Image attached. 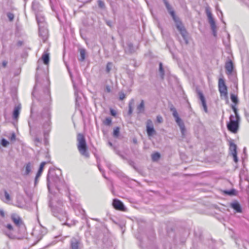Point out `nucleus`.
Returning <instances> with one entry per match:
<instances>
[{"label":"nucleus","mask_w":249,"mask_h":249,"mask_svg":"<svg viewBox=\"0 0 249 249\" xmlns=\"http://www.w3.org/2000/svg\"><path fill=\"white\" fill-rule=\"evenodd\" d=\"M41 63V61L39 60L37 62L38 67L36 68V84L34 87V90L32 92V95L35 96L36 92L40 89L41 88L42 89V95L39 97L40 100H44L47 102H49L51 100V94L50 90V81L48 77H46L45 80H43V83H41L39 81L38 78V73L40 69L39 64Z\"/></svg>","instance_id":"1"},{"label":"nucleus","mask_w":249,"mask_h":249,"mask_svg":"<svg viewBox=\"0 0 249 249\" xmlns=\"http://www.w3.org/2000/svg\"><path fill=\"white\" fill-rule=\"evenodd\" d=\"M47 188L49 192L52 188L55 187L59 190L60 187L64 185V181L61 177V170L50 169L47 175Z\"/></svg>","instance_id":"2"},{"label":"nucleus","mask_w":249,"mask_h":249,"mask_svg":"<svg viewBox=\"0 0 249 249\" xmlns=\"http://www.w3.org/2000/svg\"><path fill=\"white\" fill-rule=\"evenodd\" d=\"M49 206L51 208L53 214L60 220L66 217V213L63 209V202L61 200L52 199L50 201Z\"/></svg>","instance_id":"3"},{"label":"nucleus","mask_w":249,"mask_h":249,"mask_svg":"<svg viewBox=\"0 0 249 249\" xmlns=\"http://www.w3.org/2000/svg\"><path fill=\"white\" fill-rule=\"evenodd\" d=\"M41 122L43 123V127L44 128V135L46 139V136H48L51 130V113L48 108H45L42 111L41 114Z\"/></svg>","instance_id":"4"},{"label":"nucleus","mask_w":249,"mask_h":249,"mask_svg":"<svg viewBox=\"0 0 249 249\" xmlns=\"http://www.w3.org/2000/svg\"><path fill=\"white\" fill-rule=\"evenodd\" d=\"M77 148L80 153L85 157H89V153L84 136L82 134H78L77 136Z\"/></svg>","instance_id":"5"},{"label":"nucleus","mask_w":249,"mask_h":249,"mask_svg":"<svg viewBox=\"0 0 249 249\" xmlns=\"http://www.w3.org/2000/svg\"><path fill=\"white\" fill-rule=\"evenodd\" d=\"M240 121V116L234 117L231 115L230 121L227 124L228 129L233 133H236L239 129Z\"/></svg>","instance_id":"6"},{"label":"nucleus","mask_w":249,"mask_h":249,"mask_svg":"<svg viewBox=\"0 0 249 249\" xmlns=\"http://www.w3.org/2000/svg\"><path fill=\"white\" fill-rule=\"evenodd\" d=\"M174 22L176 23V26L177 28V29L179 32L180 34L182 36L183 38L185 40L186 44L188 43V40H187V32L186 30V29L184 28V26H183L182 23L180 21L179 18L178 17L177 18L173 19Z\"/></svg>","instance_id":"7"},{"label":"nucleus","mask_w":249,"mask_h":249,"mask_svg":"<svg viewBox=\"0 0 249 249\" xmlns=\"http://www.w3.org/2000/svg\"><path fill=\"white\" fill-rule=\"evenodd\" d=\"M170 110L172 112L173 116L175 119L176 122L179 126L181 133L183 134L185 130V125L183 121L179 118L176 109L173 105L170 107Z\"/></svg>","instance_id":"8"},{"label":"nucleus","mask_w":249,"mask_h":249,"mask_svg":"<svg viewBox=\"0 0 249 249\" xmlns=\"http://www.w3.org/2000/svg\"><path fill=\"white\" fill-rule=\"evenodd\" d=\"M1 200L4 203L9 205H14L13 202V196L11 191H3V195L1 196Z\"/></svg>","instance_id":"9"},{"label":"nucleus","mask_w":249,"mask_h":249,"mask_svg":"<svg viewBox=\"0 0 249 249\" xmlns=\"http://www.w3.org/2000/svg\"><path fill=\"white\" fill-rule=\"evenodd\" d=\"M3 226L4 227L2 230L3 233L10 239L16 238V236L15 234V231L12 225L7 224Z\"/></svg>","instance_id":"10"},{"label":"nucleus","mask_w":249,"mask_h":249,"mask_svg":"<svg viewBox=\"0 0 249 249\" xmlns=\"http://www.w3.org/2000/svg\"><path fill=\"white\" fill-rule=\"evenodd\" d=\"M206 13L207 14L209 22L211 25V29L213 31V33L214 36H216V25L214 21V20L212 14L209 9V8H207L206 9Z\"/></svg>","instance_id":"11"},{"label":"nucleus","mask_w":249,"mask_h":249,"mask_svg":"<svg viewBox=\"0 0 249 249\" xmlns=\"http://www.w3.org/2000/svg\"><path fill=\"white\" fill-rule=\"evenodd\" d=\"M218 89L221 96L227 97V87L225 85L224 79L222 78H220L218 80Z\"/></svg>","instance_id":"12"},{"label":"nucleus","mask_w":249,"mask_h":249,"mask_svg":"<svg viewBox=\"0 0 249 249\" xmlns=\"http://www.w3.org/2000/svg\"><path fill=\"white\" fill-rule=\"evenodd\" d=\"M70 248L71 249H81L82 244L80 240L74 237L72 238L71 240Z\"/></svg>","instance_id":"13"},{"label":"nucleus","mask_w":249,"mask_h":249,"mask_svg":"<svg viewBox=\"0 0 249 249\" xmlns=\"http://www.w3.org/2000/svg\"><path fill=\"white\" fill-rule=\"evenodd\" d=\"M14 205L19 208H22L25 206V199L23 196L21 195H17L16 196V200Z\"/></svg>","instance_id":"14"},{"label":"nucleus","mask_w":249,"mask_h":249,"mask_svg":"<svg viewBox=\"0 0 249 249\" xmlns=\"http://www.w3.org/2000/svg\"><path fill=\"white\" fill-rule=\"evenodd\" d=\"M146 132L149 136H152L156 133L152 121L150 119L146 122Z\"/></svg>","instance_id":"15"},{"label":"nucleus","mask_w":249,"mask_h":249,"mask_svg":"<svg viewBox=\"0 0 249 249\" xmlns=\"http://www.w3.org/2000/svg\"><path fill=\"white\" fill-rule=\"evenodd\" d=\"M225 68L227 75H231L233 71L234 66L232 61L229 59L225 63Z\"/></svg>","instance_id":"16"},{"label":"nucleus","mask_w":249,"mask_h":249,"mask_svg":"<svg viewBox=\"0 0 249 249\" xmlns=\"http://www.w3.org/2000/svg\"><path fill=\"white\" fill-rule=\"evenodd\" d=\"M36 16L38 25V28H40V27L44 28L45 26H46L44 16L40 13H36Z\"/></svg>","instance_id":"17"},{"label":"nucleus","mask_w":249,"mask_h":249,"mask_svg":"<svg viewBox=\"0 0 249 249\" xmlns=\"http://www.w3.org/2000/svg\"><path fill=\"white\" fill-rule=\"evenodd\" d=\"M38 30L39 36L42 37L43 41L45 42L48 36V30L46 29V26L44 28L40 27V28H38Z\"/></svg>","instance_id":"18"},{"label":"nucleus","mask_w":249,"mask_h":249,"mask_svg":"<svg viewBox=\"0 0 249 249\" xmlns=\"http://www.w3.org/2000/svg\"><path fill=\"white\" fill-rule=\"evenodd\" d=\"M112 205L114 208L118 210L124 211L125 207L122 201L117 199H114L113 200Z\"/></svg>","instance_id":"19"},{"label":"nucleus","mask_w":249,"mask_h":249,"mask_svg":"<svg viewBox=\"0 0 249 249\" xmlns=\"http://www.w3.org/2000/svg\"><path fill=\"white\" fill-rule=\"evenodd\" d=\"M163 2L166 8V9L167 10L168 13L172 17L173 19L177 18L178 17L176 16L175 11L172 6L169 3V2L166 0H163Z\"/></svg>","instance_id":"20"},{"label":"nucleus","mask_w":249,"mask_h":249,"mask_svg":"<svg viewBox=\"0 0 249 249\" xmlns=\"http://www.w3.org/2000/svg\"><path fill=\"white\" fill-rule=\"evenodd\" d=\"M197 94L198 95V97H199L200 100L201 101V104L203 107L204 110L205 111V112H207L208 110H207L206 102V100H205V97H204L203 93L201 91H198Z\"/></svg>","instance_id":"21"},{"label":"nucleus","mask_w":249,"mask_h":249,"mask_svg":"<svg viewBox=\"0 0 249 249\" xmlns=\"http://www.w3.org/2000/svg\"><path fill=\"white\" fill-rule=\"evenodd\" d=\"M11 219L15 224L18 227H20L22 224L21 219L18 215L16 214H12L11 215Z\"/></svg>","instance_id":"22"},{"label":"nucleus","mask_w":249,"mask_h":249,"mask_svg":"<svg viewBox=\"0 0 249 249\" xmlns=\"http://www.w3.org/2000/svg\"><path fill=\"white\" fill-rule=\"evenodd\" d=\"M32 9L35 11V14L40 13L42 11V7L39 3L35 0L32 3Z\"/></svg>","instance_id":"23"},{"label":"nucleus","mask_w":249,"mask_h":249,"mask_svg":"<svg viewBox=\"0 0 249 249\" xmlns=\"http://www.w3.org/2000/svg\"><path fill=\"white\" fill-rule=\"evenodd\" d=\"M231 207L236 211L237 213L242 212V208L240 204L238 202H233L231 203Z\"/></svg>","instance_id":"24"},{"label":"nucleus","mask_w":249,"mask_h":249,"mask_svg":"<svg viewBox=\"0 0 249 249\" xmlns=\"http://www.w3.org/2000/svg\"><path fill=\"white\" fill-rule=\"evenodd\" d=\"M24 167L25 172H24L23 175L25 176L28 175L32 171L33 165L31 162H29L25 165Z\"/></svg>","instance_id":"25"},{"label":"nucleus","mask_w":249,"mask_h":249,"mask_svg":"<svg viewBox=\"0 0 249 249\" xmlns=\"http://www.w3.org/2000/svg\"><path fill=\"white\" fill-rule=\"evenodd\" d=\"M20 110V107L19 106H17L14 108L13 113V119L17 120L18 119L19 115Z\"/></svg>","instance_id":"26"},{"label":"nucleus","mask_w":249,"mask_h":249,"mask_svg":"<svg viewBox=\"0 0 249 249\" xmlns=\"http://www.w3.org/2000/svg\"><path fill=\"white\" fill-rule=\"evenodd\" d=\"M229 149L231 155L237 153V146L231 141L230 142Z\"/></svg>","instance_id":"27"},{"label":"nucleus","mask_w":249,"mask_h":249,"mask_svg":"<svg viewBox=\"0 0 249 249\" xmlns=\"http://www.w3.org/2000/svg\"><path fill=\"white\" fill-rule=\"evenodd\" d=\"M42 60L45 65H48L50 61L49 53L44 52L41 57Z\"/></svg>","instance_id":"28"},{"label":"nucleus","mask_w":249,"mask_h":249,"mask_svg":"<svg viewBox=\"0 0 249 249\" xmlns=\"http://www.w3.org/2000/svg\"><path fill=\"white\" fill-rule=\"evenodd\" d=\"M138 113H143L144 111V102L143 100L141 102V103L137 107Z\"/></svg>","instance_id":"29"},{"label":"nucleus","mask_w":249,"mask_h":249,"mask_svg":"<svg viewBox=\"0 0 249 249\" xmlns=\"http://www.w3.org/2000/svg\"><path fill=\"white\" fill-rule=\"evenodd\" d=\"M134 104V100L133 99H132L129 102L128 104V114L129 115H131L133 112V106Z\"/></svg>","instance_id":"30"},{"label":"nucleus","mask_w":249,"mask_h":249,"mask_svg":"<svg viewBox=\"0 0 249 249\" xmlns=\"http://www.w3.org/2000/svg\"><path fill=\"white\" fill-rule=\"evenodd\" d=\"M46 164V162L43 161L42 162L40 165L39 169L36 174L37 177H40L44 169V167L45 165Z\"/></svg>","instance_id":"31"},{"label":"nucleus","mask_w":249,"mask_h":249,"mask_svg":"<svg viewBox=\"0 0 249 249\" xmlns=\"http://www.w3.org/2000/svg\"><path fill=\"white\" fill-rule=\"evenodd\" d=\"M80 58L79 59L80 61H83L86 57V50L84 49H79Z\"/></svg>","instance_id":"32"},{"label":"nucleus","mask_w":249,"mask_h":249,"mask_svg":"<svg viewBox=\"0 0 249 249\" xmlns=\"http://www.w3.org/2000/svg\"><path fill=\"white\" fill-rule=\"evenodd\" d=\"M5 14L8 20L10 22L13 21L15 18V14L12 12H7Z\"/></svg>","instance_id":"33"},{"label":"nucleus","mask_w":249,"mask_h":249,"mask_svg":"<svg viewBox=\"0 0 249 249\" xmlns=\"http://www.w3.org/2000/svg\"><path fill=\"white\" fill-rule=\"evenodd\" d=\"M159 72L161 78L163 79L164 78V71L163 68L162 63L161 62H160L159 64Z\"/></svg>","instance_id":"34"},{"label":"nucleus","mask_w":249,"mask_h":249,"mask_svg":"<svg viewBox=\"0 0 249 249\" xmlns=\"http://www.w3.org/2000/svg\"><path fill=\"white\" fill-rule=\"evenodd\" d=\"M224 193L229 196H234L235 195V190L234 189H232L230 190H226L224 191Z\"/></svg>","instance_id":"35"},{"label":"nucleus","mask_w":249,"mask_h":249,"mask_svg":"<svg viewBox=\"0 0 249 249\" xmlns=\"http://www.w3.org/2000/svg\"><path fill=\"white\" fill-rule=\"evenodd\" d=\"M160 153L157 152L152 155V159L153 161L158 160L160 158Z\"/></svg>","instance_id":"36"},{"label":"nucleus","mask_w":249,"mask_h":249,"mask_svg":"<svg viewBox=\"0 0 249 249\" xmlns=\"http://www.w3.org/2000/svg\"><path fill=\"white\" fill-rule=\"evenodd\" d=\"M231 101L235 103V104H237L238 102V98H237V96L233 94H231Z\"/></svg>","instance_id":"37"},{"label":"nucleus","mask_w":249,"mask_h":249,"mask_svg":"<svg viewBox=\"0 0 249 249\" xmlns=\"http://www.w3.org/2000/svg\"><path fill=\"white\" fill-rule=\"evenodd\" d=\"M74 95L75 97V105L76 106H79V104L78 103V91L77 89H76L75 86L74 85Z\"/></svg>","instance_id":"38"},{"label":"nucleus","mask_w":249,"mask_h":249,"mask_svg":"<svg viewBox=\"0 0 249 249\" xmlns=\"http://www.w3.org/2000/svg\"><path fill=\"white\" fill-rule=\"evenodd\" d=\"M113 64L111 62H108L106 66V71L107 73H109L112 69Z\"/></svg>","instance_id":"39"},{"label":"nucleus","mask_w":249,"mask_h":249,"mask_svg":"<svg viewBox=\"0 0 249 249\" xmlns=\"http://www.w3.org/2000/svg\"><path fill=\"white\" fill-rule=\"evenodd\" d=\"M9 144V142L5 139H1V145L3 147H7Z\"/></svg>","instance_id":"40"},{"label":"nucleus","mask_w":249,"mask_h":249,"mask_svg":"<svg viewBox=\"0 0 249 249\" xmlns=\"http://www.w3.org/2000/svg\"><path fill=\"white\" fill-rule=\"evenodd\" d=\"M120 132V128L118 127H116L113 130V136L114 137H118Z\"/></svg>","instance_id":"41"},{"label":"nucleus","mask_w":249,"mask_h":249,"mask_svg":"<svg viewBox=\"0 0 249 249\" xmlns=\"http://www.w3.org/2000/svg\"><path fill=\"white\" fill-rule=\"evenodd\" d=\"M112 120L109 117L107 118L104 121V124L107 125H110L111 124Z\"/></svg>","instance_id":"42"},{"label":"nucleus","mask_w":249,"mask_h":249,"mask_svg":"<svg viewBox=\"0 0 249 249\" xmlns=\"http://www.w3.org/2000/svg\"><path fill=\"white\" fill-rule=\"evenodd\" d=\"M98 6L101 8L103 9L105 7V4L104 2L101 0H98Z\"/></svg>","instance_id":"43"},{"label":"nucleus","mask_w":249,"mask_h":249,"mask_svg":"<svg viewBox=\"0 0 249 249\" xmlns=\"http://www.w3.org/2000/svg\"><path fill=\"white\" fill-rule=\"evenodd\" d=\"M231 108L235 114V116L234 117H237V116H240L238 113V111H237V109L236 108V107L233 106V105H232L231 106Z\"/></svg>","instance_id":"44"},{"label":"nucleus","mask_w":249,"mask_h":249,"mask_svg":"<svg viewBox=\"0 0 249 249\" xmlns=\"http://www.w3.org/2000/svg\"><path fill=\"white\" fill-rule=\"evenodd\" d=\"M119 99L120 100H123L125 98V95L123 92H120L119 93Z\"/></svg>","instance_id":"45"},{"label":"nucleus","mask_w":249,"mask_h":249,"mask_svg":"<svg viewBox=\"0 0 249 249\" xmlns=\"http://www.w3.org/2000/svg\"><path fill=\"white\" fill-rule=\"evenodd\" d=\"M157 121L159 123H161L163 122V118L160 115H158L157 116Z\"/></svg>","instance_id":"46"},{"label":"nucleus","mask_w":249,"mask_h":249,"mask_svg":"<svg viewBox=\"0 0 249 249\" xmlns=\"http://www.w3.org/2000/svg\"><path fill=\"white\" fill-rule=\"evenodd\" d=\"M8 62L6 61H3L2 62L1 67H2L3 68H6L7 66Z\"/></svg>","instance_id":"47"},{"label":"nucleus","mask_w":249,"mask_h":249,"mask_svg":"<svg viewBox=\"0 0 249 249\" xmlns=\"http://www.w3.org/2000/svg\"><path fill=\"white\" fill-rule=\"evenodd\" d=\"M38 94H40V96L42 95V89L41 88H40V89L39 90H37L36 92V94H35V96H34V97L37 98Z\"/></svg>","instance_id":"48"},{"label":"nucleus","mask_w":249,"mask_h":249,"mask_svg":"<svg viewBox=\"0 0 249 249\" xmlns=\"http://www.w3.org/2000/svg\"><path fill=\"white\" fill-rule=\"evenodd\" d=\"M116 153L120 156L123 159H125V157L121 154L119 150H115Z\"/></svg>","instance_id":"49"},{"label":"nucleus","mask_w":249,"mask_h":249,"mask_svg":"<svg viewBox=\"0 0 249 249\" xmlns=\"http://www.w3.org/2000/svg\"><path fill=\"white\" fill-rule=\"evenodd\" d=\"M110 114H111L112 116H116V111H115L114 109H112V108H110Z\"/></svg>","instance_id":"50"},{"label":"nucleus","mask_w":249,"mask_h":249,"mask_svg":"<svg viewBox=\"0 0 249 249\" xmlns=\"http://www.w3.org/2000/svg\"><path fill=\"white\" fill-rule=\"evenodd\" d=\"M233 157V160L235 162H237L238 161V158L236 154H232Z\"/></svg>","instance_id":"51"},{"label":"nucleus","mask_w":249,"mask_h":249,"mask_svg":"<svg viewBox=\"0 0 249 249\" xmlns=\"http://www.w3.org/2000/svg\"><path fill=\"white\" fill-rule=\"evenodd\" d=\"M10 139L11 140V141H14L16 139V135H15V134L14 133H12L10 138Z\"/></svg>","instance_id":"52"},{"label":"nucleus","mask_w":249,"mask_h":249,"mask_svg":"<svg viewBox=\"0 0 249 249\" xmlns=\"http://www.w3.org/2000/svg\"><path fill=\"white\" fill-rule=\"evenodd\" d=\"M106 23L108 26H109L110 27L112 26V23L111 20H107Z\"/></svg>","instance_id":"53"},{"label":"nucleus","mask_w":249,"mask_h":249,"mask_svg":"<svg viewBox=\"0 0 249 249\" xmlns=\"http://www.w3.org/2000/svg\"><path fill=\"white\" fill-rule=\"evenodd\" d=\"M219 14H221V17H220V19H221V20L225 24V22L223 20V13L222 12V11L219 10Z\"/></svg>","instance_id":"54"},{"label":"nucleus","mask_w":249,"mask_h":249,"mask_svg":"<svg viewBox=\"0 0 249 249\" xmlns=\"http://www.w3.org/2000/svg\"><path fill=\"white\" fill-rule=\"evenodd\" d=\"M39 177H37V175H36L35 179V185H36L38 183V179Z\"/></svg>","instance_id":"55"},{"label":"nucleus","mask_w":249,"mask_h":249,"mask_svg":"<svg viewBox=\"0 0 249 249\" xmlns=\"http://www.w3.org/2000/svg\"><path fill=\"white\" fill-rule=\"evenodd\" d=\"M39 177H37V175H36L35 179V185H36L38 183V179Z\"/></svg>","instance_id":"56"},{"label":"nucleus","mask_w":249,"mask_h":249,"mask_svg":"<svg viewBox=\"0 0 249 249\" xmlns=\"http://www.w3.org/2000/svg\"><path fill=\"white\" fill-rule=\"evenodd\" d=\"M35 141L37 142H40V140L39 139V138L36 137L35 138Z\"/></svg>","instance_id":"57"},{"label":"nucleus","mask_w":249,"mask_h":249,"mask_svg":"<svg viewBox=\"0 0 249 249\" xmlns=\"http://www.w3.org/2000/svg\"><path fill=\"white\" fill-rule=\"evenodd\" d=\"M28 124H29V125L30 129V133H31L32 132V130H33V127L31 126V123L30 122H28Z\"/></svg>","instance_id":"58"},{"label":"nucleus","mask_w":249,"mask_h":249,"mask_svg":"<svg viewBox=\"0 0 249 249\" xmlns=\"http://www.w3.org/2000/svg\"><path fill=\"white\" fill-rule=\"evenodd\" d=\"M4 215H5L4 212L3 211L1 210V217H4Z\"/></svg>","instance_id":"59"},{"label":"nucleus","mask_w":249,"mask_h":249,"mask_svg":"<svg viewBox=\"0 0 249 249\" xmlns=\"http://www.w3.org/2000/svg\"><path fill=\"white\" fill-rule=\"evenodd\" d=\"M6 72L7 73H8L9 74L11 72V69L9 68V67H7V70L6 71Z\"/></svg>","instance_id":"60"},{"label":"nucleus","mask_w":249,"mask_h":249,"mask_svg":"<svg viewBox=\"0 0 249 249\" xmlns=\"http://www.w3.org/2000/svg\"><path fill=\"white\" fill-rule=\"evenodd\" d=\"M106 90H107V92H109L110 91V89L108 86H107L106 87Z\"/></svg>","instance_id":"61"},{"label":"nucleus","mask_w":249,"mask_h":249,"mask_svg":"<svg viewBox=\"0 0 249 249\" xmlns=\"http://www.w3.org/2000/svg\"><path fill=\"white\" fill-rule=\"evenodd\" d=\"M18 45H19V46H21V45H22V41H19L18 42Z\"/></svg>","instance_id":"62"},{"label":"nucleus","mask_w":249,"mask_h":249,"mask_svg":"<svg viewBox=\"0 0 249 249\" xmlns=\"http://www.w3.org/2000/svg\"><path fill=\"white\" fill-rule=\"evenodd\" d=\"M108 144L110 146H112V144L111 142H108Z\"/></svg>","instance_id":"63"},{"label":"nucleus","mask_w":249,"mask_h":249,"mask_svg":"<svg viewBox=\"0 0 249 249\" xmlns=\"http://www.w3.org/2000/svg\"><path fill=\"white\" fill-rule=\"evenodd\" d=\"M133 142L135 143H137V140L136 139H134L133 140Z\"/></svg>","instance_id":"64"}]
</instances>
